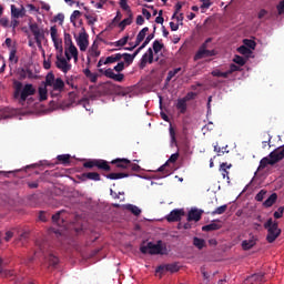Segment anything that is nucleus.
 <instances>
[{
    "label": "nucleus",
    "mask_w": 284,
    "mask_h": 284,
    "mask_svg": "<svg viewBox=\"0 0 284 284\" xmlns=\"http://www.w3.org/2000/svg\"><path fill=\"white\" fill-rule=\"evenodd\" d=\"M45 85L52 88L50 95L52 99L61 97V92L65 89V82L61 78H54V73L50 72L45 77Z\"/></svg>",
    "instance_id": "obj_1"
},
{
    "label": "nucleus",
    "mask_w": 284,
    "mask_h": 284,
    "mask_svg": "<svg viewBox=\"0 0 284 284\" xmlns=\"http://www.w3.org/2000/svg\"><path fill=\"white\" fill-rule=\"evenodd\" d=\"M264 229L267 230L266 241L267 243H274L278 236H281V229H278V222L268 219L264 224Z\"/></svg>",
    "instance_id": "obj_2"
},
{
    "label": "nucleus",
    "mask_w": 284,
    "mask_h": 284,
    "mask_svg": "<svg viewBox=\"0 0 284 284\" xmlns=\"http://www.w3.org/2000/svg\"><path fill=\"white\" fill-rule=\"evenodd\" d=\"M140 252L142 254H151V256L163 254V241L160 240L156 242V244L153 242H148L146 245L140 246Z\"/></svg>",
    "instance_id": "obj_3"
},
{
    "label": "nucleus",
    "mask_w": 284,
    "mask_h": 284,
    "mask_svg": "<svg viewBox=\"0 0 284 284\" xmlns=\"http://www.w3.org/2000/svg\"><path fill=\"white\" fill-rule=\"evenodd\" d=\"M83 168H87V170H92L93 168H97L98 170H102L103 172H110L112 170L108 161L101 159L88 160L83 163Z\"/></svg>",
    "instance_id": "obj_4"
},
{
    "label": "nucleus",
    "mask_w": 284,
    "mask_h": 284,
    "mask_svg": "<svg viewBox=\"0 0 284 284\" xmlns=\"http://www.w3.org/2000/svg\"><path fill=\"white\" fill-rule=\"evenodd\" d=\"M207 43H212V38H207L204 43L199 48L194 55V61H201L207 57H216V50H207Z\"/></svg>",
    "instance_id": "obj_5"
},
{
    "label": "nucleus",
    "mask_w": 284,
    "mask_h": 284,
    "mask_svg": "<svg viewBox=\"0 0 284 284\" xmlns=\"http://www.w3.org/2000/svg\"><path fill=\"white\" fill-rule=\"evenodd\" d=\"M29 30L34 37V41L39 49L43 48V39H45V30L43 28H40L37 22L29 24Z\"/></svg>",
    "instance_id": "obj_6"
},
{
    "label": "nucleus",
    "mask_w": 284,
    "mask_h": 284,
    "mask_svg": "<svg viewBox=\"0 0 284 284\" xmlns=\"http://www.w3.org/2000/svg\"><path fill=\"white\" fill-rule=\"evenodd\" d=\"M175 161H179V153H173L169 160L158 169V172L162 174L160 175V179H165L172 174V170H170V163H174Z\"/></svg>",
    "instance_id": "obj_7"
},
{
    "label": "nucleus",
    "mask_w": 284,
    "mask_h": 284,
    "mask_svg": "<svg viewBox=\"0 0 284 284\" xmlns=\"http://www.w3.org/2000/svg\"><path fill=\"white\" fill-rule=\"evenodd\" d=\"M100 74H103L104 77H106V79H112L113 81H116L118 83H123V81L125 80V74L123 73H114V70H112L111 68L103 70V69H99Z\"/></svg>",
    "instance_id": "obj_8"
},
{
    "label": "nucleus",
    "mask_w": 284,
    "mask_h": 284,
    "mask_svg": "<svg viewBox=\"0 0 284 284\" xmlns=\"http://www.w3.org/2000/svg\"><path fill=\"white\" fill-rule=\"evenodd\" d=\"M50 32L55 50H59L60 54H63V40L59 38L57 26L51 27Z\"/></svg>",
    "instance_id": "obj_9"
},
{
    "label": "nucleus",
    "mask_w": 284,
    "mask_h": 284,
    "mask_svg": "<svg viewBox=\"0 0 284 284\" xmlns=\"http://www.w3.org/2000/svg\"><path fill=\"white\" fill-rule=\"evenodd\" d=\"M148 63H154V51L152 50V48H149L148 51L142 55L139 63L140 70H144Z\"/></svg>",
    "instance_id": "obj_10"
},
{
    "label": "nucleus",
    "mask_w": 284,
    "mask_h": 284,
    "mask_svg": "<svg viewBox=\"0 0 284 284\" xmlns=\"http://www.w3.org/2000/svg\"><path fill=\"white\" fill-rule=\"evenodd\" d=\"M55 68H58V70H61L63 74H68V72L72 70V64H70L65 58L61 57V54L60 55L58 54L57 61H55Z\"/></svg>",
    "instance_id": "obj_11"
},
{
    "label": "nucleus",
    "mask_w": 284,
    "mask_h": 284,
    "mask_svg": "<svg viewBox=\"0 0 284 284\" xmlns=\"http://www.w3.org/2000/svg\"><path fill=\"white\" fill-rule=\"evenodd\" d=\"M148 32H150V28L144 27L136 36L135 43L131 48H124V50H128L129 52H132L135 48H139L141 45V42L145 40V37L148 36Z\"/></svg>",
    "instance_id": "obj_12"
},
{
    "label": "nucleus",
    "mask_w": 284,
    "mask_h": 284,
    "mask_svg": "<svg viewBox=\"0 0 284 284\" xmlns=\"http://www.w3.org/2000/svg\"><path fill=\"white\" fill-rule=\"evenodd\" d=\"M181 216H185V211L183 209H174L166 216V221L169 223H176V222L181 221Z\"/></svg>",
    "instance_id": "obj_13"
},
{
    "label": "nucleus",
    "mask_w": 284,
    "mask_h": 284,
    "mask_svg": "<svg viewBox=\"0 0 284 284\" xmlns=\"http://www.w3.org/2000/svg\"><path fill=\"white\" fill-rule=\"evenodd\" d=\"M34 92H37V90L32 84H26L20 93V101L24 103V101H28V97H32Z\"/></svg>",
    "instance_id": "obj_14"
},
{
    "label": "nucleus",
    "mask_w": 284,
    "mask_h": 284,
    "mask_svg": "<svg viewBox=\"0 0 284 284\" xmlns=\"http://www.w3.org/2000/svg\"><path fill=\"white\" fill-rule=\"evenodd\" d=\"M77 43H78L81 52H85V50H88V45H90V42L88 41V33H85V32L80 33L77 39Z\"/></svg>",
    "instance_id": "obj_15"
},
{
    "label": "nucleus",
    "mask_w": 284,
    "mask_h": 284,
    "mask_svg": "<svg viewBox=\"0 0 284 284\" xmlns=\"http://www.w3.org/2000/svg\"><path fill=\"white\" fill-rule=\"evenodd\" d=\"M221 227H223L221 220H213L212 223L202 226V232H216Z\"/></svg>",
    "instance_id": "obj_16"
},
{
    "label": "nucleus",
    "mask_w": 284,
    "mask_h": 284,
    "mask_svg": "<svg viewBox=\"0 0 284 284\" xmlns=\"http://www.w3.org/2000/svg\"><path fill=\"white\" fill-rule=\"evenodd\" d=\"M201 216H203V211H201L199 209H192L187 213L186 221H189V223L192 221H195V223H199V221H201Z\"/></svg>",
    "instance_id": "obj_17"
},
{
    "label": "nucleus",
    "mask_w": 284,
    "mask_h": 284,
    "mask_svg": "<svg viewBox=\"0 0 284 284\" xmlns=\"http://www.w3.org/2000/svg\"><path fill=\"white\" fill-rule=\"evenodd\" d=\"M6 265H8V263L0 257V275L2 278H12V276H14V271L7 270Z\"/></svg>",
    "instance_id": "obj_18"
},
{
    "label": "nucleus",
    "mask_w": 284,
    "mask_h": 284,
    "mask_svg": "<svg viewBox=\"0 0 284 284\" xmlns=\"http://www.w3.org/2000/svg\"><path fill=\"white\" fill-rule=\"evenodd\" d=\"M36 245H37V248H38V251H36V253H34L36 256L39 254V252L41 254H45V252H48V248L50 247L48 242L43 239L37 240Z\"/></svg>",
    "instance_id": "obj_19"
},
{
    "label": "nucleus",
    "mask_w": 284,
    "mask_h": 284,
    "mask_svg": "<svg viewBox=\"0 0 284 284\" xmlns=\"http://www.w3.org/2000/svg\"><path fill=\"white\" fill-rule=\"evenodd\" d=\"M247 282L251 284L265 283V273L263 272L255 273L247 278Z\"/></svg>",
    "instance_id": "obj_20"
},
{
    "label": "nucleus",
    "mask_w": 284,
    "mask_h": 284,
    "mask_svg": "<svg viewBox=\"0 0 284 284\" xmlns=\"http://www.w3.org/2000/svg\"><path fill=\"white\" fill-rule=\"evenodd\" d=\"M156 272H171V274H174V272H179V264H166L164 266H159Z\"/></svg>",
    "instance_id": "obj_21"
},
{
    "label": "nucleus",
    "mask_w": 284,
    "mask_h": 284,
    "mask_svg": "<svg viewBox=\"0 0 284 284\" xmlns=\"http://www.w3.org/2000/svg\"><path fill=\"white\" fill-rule=\"evenodd\" d=\"M116 168H121L122 170H128L130 165V160L128 159H116L111 162Z\"/></svg>",
    "instance_id": "obj_22"
},
{
    "label": "nucleus",
    "mask_w": 284,
    "mask_h": 284,
    "mask_svg": "<svg viewBox=\"0 0 284 284\" xmlns=\"http://www.w3.org/2000/svg\"><path fill=\"white\" fill-rule=\"evenodd\" d=\"M122 59H123V55H121V53H115V54L106 57L103 63H104V65H109L110 63H116V62L121 61Z\"/></svg>",
    "instance_id": "obj_23"
},
{
    "label": "nucleus",
    "mask_w": 284,
    "mask_h": 284,
    "mask_svg": "<svg viewBox=\"0 0 284 284\" xmlns=\"http://www.w3.org/2000/svg\"><path fill=\"white\" fill-rule=\"evenodd\" d=\"M256 245V239L252 236L250 240H244L242 242V248L247 252V250H252Z\"/></svg>",
    "instance_id": "obj_24"
},
{
    "label": "nucleus",
    "mask_w": 284,
    "mask_h": 284,
    "mask_svg": "<svg viewBox=\"0 0 284 284\" xmlns=\"http://www.w3.org/2000/svg\"><path fill=\"white\" fill-rule=\"evenodd\" d=\"M176 110H179L180 114L187 112V102L183 98L178 100Z\"/></svg>",
    "instance_id": "obj_25"
},
{
    "label": "nucleus",
    "mask_w": 284,
    "mask_h": 284,
    "mask_svg": "<svg viewBox=\"0 0 284 284\" xmlns=\"http://www.w3.org/2000/svg\"><path fill=\"white\" fill-rule=\"evenodd\" d=\"M230 168H232V164H229L226 162H223L220 165V172L222 173L223 179H230V172L227 170H230Z\"/></svg>",
    "instance_id": "obj_26"
},
{
    "label": "nucleus",
    "mask_w": 284,
    "mask_h": 284,
    "mask_svg": "<svg viewBox=\"0 0 284 284\" xmlns=\"http://www.w3.org/2000/svg\"><path fill=\"white\" fill-rule=\"evenodd\" d=\"M82 178L88 179L89 181H101V174L98 172L83 173Z\"/></svg>",
    "instance_id": "obj_27"
},
{
    "label": "nucleus",
    "mask_w": 284,
    "mask_h": 284,
    "mask_svg": "<svg viewBox=\"0 0 284 284\" xmlns=\"http://www.w3.org/2000/svg\"><path fill=\"white\" fill-rule=\"evenodd\" d=\"M278 195L276 193L271 194L266 201L263 203L264 207H272L276 203Z\"/></svg>",
    "instance_id": "obj_28"
},
{
    "label": "nucleus",
    "mask_w": 284,
    "mask_h": 284,
    "mask_svg": "<svg viewBox=\"0 0 284 284\" xmlns=\"http://www.w3.org/2000/svg\"><path fill=\"white\" fill-rule=\"evenodd\" d=\"M128 176H130V174L128 173H109L106 175V179H110L111 181H116L119 179H128Z\"/></svg>",
    "instance_id": "obj_29"
},
{
    "label": "nucleus",
    "mask_w": 284,
    "mask_h": 284,
    "mask_svg": "<svg viewBox=\"0 0 284 284\" xmlns=\"http://www.w3.org/2000/svg\"><path fill=\"white\" fill-rule=\"evenodd\" d=\"M48 85H42V87H39V97H40V101H47L48 100Z\"/></svg>",
    "instance_id": "obj_30"
},
{
    "label": "nucleus",
    "mask_w": 284,
    "mask_h": 284,
    "mask_svg": "<svg viewBox=\"0 0 284 284\" xmlns=\"http://www.w3.org/2000/svg\"><path fill=\"white\" fill-rule=\"evenodd\" d=\"M129 39L130 36H125L115 42H111L110 45H114L115 48H123V45L128 44Z\"/></svg>",
    "instance_id": "obj_31"
},
{
    "label": "nucleus",
    "mask_w": 284,
    "mask_h": 284,
    "mask_svg": "<svg viewBox=\"0 0 284 284\" xmlns=\"http://www.w3.org/2000/svg\"><path fill=\"white\" fill-rule=\"evenodd\" d=\"M49 267H57L59 265V257L52 253L48 256Z\"/></svg>",
    "instance_id": "obj_32"
},
{
    "label": "nucleus",
    "mask_w": 284,
    "mask_h": 284,
    "mask_svg": "<svg viewBox=\"0 0 284 284\" xmlns=\"http://www.w3.org/2000/svg\"><path fill=\"white\" fill-rule=\"evenodd\" d=\"M67 51L69 54H71V57H73L74 61H79V50L74 44L71 47H67Z\"/></svg>",
    "instance_id": "obj_33"
},
{
    "label": "nucleus",
    "mask_w": 284,
    "mask_h": 284,
    "mask_svg": "<svg viewBox=\"0 0 284 284\" xmlns=\"http://www.w3.org/2000/svg\"><path fill=\"white\" fill-rule=\"evenodd\" d=\"M201 1V10L202 12H205V10H210V8H212V6L214 4V0H200Z\"/></svg>",
    "instance_id": "obj_34"
},
{
    "label": "nucleus",
    "mask_w": 284,
    "mask_h": 284,
    "mask_svg": "<svg viewBox=\"0 0 284 284\" xmlns=\"http://www.w3.org/2000/svg\"><path fill=\"white\" fill-rule=\"evenodd\" d=\"M164 48H165V44H163V43H162L161 41H159V40H154L152 51H153L155 54H159V52H161V50H163Z\"/></svg>",
    "instance_id": "obj_35"
},
{
    "label": "nucleus",
    "mask_w": 284,
    "mask_h": 284,
    "mask_svg": "<svg viewBox=\"0 0 284 284\" xmlns=\"http://www.w3.org/2000/svg\"><path fill=\"white\" fill-rule=\"evenodd\" d=\"M126 210H129V212L133 213L134 216H141V209H139V206H136L134 204H128Z\"/></svg>",
    "instance_id": "obj_36"
},
{
    "label": "nucleus",
    "mask_w": 284,
    "mask_h": 284,
    "mask_svg": "<svg viewBox=\"0 0 284 284\" xmlns=\"http://www.w3.org/2000/svg\"><path fill=\"white\" fill-rule=\"evenodd\" d=\"M10 63H19V57H17V48H12L9 53Z\"/></svg>",
    "instance_id": "obj_37"
},
{
    "label": "nucleus",
    "mask_w": 284,
    "mask_h": 284,
    "mask_svg": "<svg viewBox=\"0 0 284 284\" xmlns=\"http://www.w3.org/2000/svg\"><path fill=\"white\" fill-rule=\"evenodd\" d=\"M126 26H132V13L119 23V28H121V30H125Z\"/></svg>",
    "instance_id": "obj_38"
},
{
    "label": "nucleus",
    "mask_w": 284,
    "mask_h": 284,
    "mask_svg": "<svg viewBox=\"0 0 284 284\" xmlns=\"http://www.w3.org/2000/svg\"><path fill=\"white\" fill-rule=\"evenodd\" d=\"M122 59H124V65H132L134 63V57L130 53H121Z\"/></svg>",
    "instance_id": "obj_39"
},
{
    "label": "nucleus",
    "mask_w": 284,
    "mask_h": 284,
    "mask_svg": "<svg viewBox=\"0 0 284 284\" xmlns=\"http://www.w3.org/2000/svg\"><path fill=\"white\" fill-rule=\"evenodd\" d=\"M23 10H20L19 8L11 6V16L14 19H19L20 17H23Z\"/></svg>",
    "instance_id": "obj_40"
},
{
    "label": "nucleus",
    "mask_w": 284,
    "mask_h": 284,
    "mask_svg": "<svg viewBox=\"0 0 284 284\" xmlns=\"http://www.w3.org/2000/svg\"><path fill=\"white\" fill-rule=\"evenodd\" d=\"M257 19H260V21H267V19H270V12L265 9H261L257 13Z\"/></svg>",
    "instance_id": "obj_41"
},
{
    "label": "nucleus",
    "mask_w": 284,
    "mask_h": 284,
    "mask_svg": "<svg viewBox=\"0 0 284 284\" xmlns=\"http://www.w3.org/2000/svg\"><path fill=\"white\" fill-rule=\"evenodd\" d=\"M193 245L196 246L197 250H203V247H205V240L200 237H194Z\"/></svg>",
    "instance_id": "obj_42"
},
{
    "label": "nucleus",
    "mask_w": 284,
    "mask_h": 284,
    "mask_svg": "<svg viewBox=\"0 0 284 284\" xmlns=\"http://www.w3.org/2000/svg\"><path fill=\"white\" fill-rule=\"evenodd\" d=\"M181 72V68L173 69L168 72L166 75V83H170L171 79H174L176 74Z\"/></svg>",
    "instance_id": "obj_43"
},
{
    "label": "nucleus",
    "mask_w": 284,
    "mask_h": 284,
    "mask_svg": "<svg viewBox=\"0 0 284 284\" xmlns=\"http://www.w3.org/2000/svg\"><path fill=\"white\" fill-rule=\"evenodd\" d=\"M227 212V204L216 207L211 212L212 216H216V214H225Z\"/></svg>",
    "instance_id": "obj_44"
},
{
    "label": "nucleus",
    "mask_w": 284,
    "mask_h": 284,
    "mask_svg": "<svg viewBox=\"0 0 284 284\" xmlns=\"http://www.w3.org/2000/svg\"><path fill=\"white\" fill-rule=\"evenodd\" d=\"M57 160L60 161L63 165H68L70 163V154H61L57 156Z\"/></svg>",
    "instance_id": "obj_45"
},
{
    "label": "nucleus",
    "mask_w": 284,
    "mask_h": 284,
    "mask_svg": "<svg viewBox=\"0 0 284 284\" xmlns=\"http://www.w3.org/2000/svg\"><path fill=\"white\" fill-rule=\"evenodd\" d=\"M243 43H244L245 48H248L250 50L256 49V42L254 40L244 39Z\"/></svg>",
    "instance_id": "obj_46"
},
{
    "label": "nucleus",
    "mask_w": 284,
    "mask_h": 284,
    "mask_svg": "<svg viewBox=\"0 0 284 284\" xmlns=\"http://www.w3.org/2000/svg\"><path fill=\"white\" fill-rule=\"evenodd\" d=\"M64 45H65V50L74 45V43L72 42V36H70V33H64Z\"/></svg>",
    "instance_id": "obj_47"
},
{
    "label": "nucleus",
    "mask_w": 284,
    "mask_h": 284,
    "mask_svg": "<svg viewBox=\"0 0 284 284\" xmlns=\"http://www.w3.org/2000/svg\"><path fill=\"white\" fill-rule=\"evenodd\" d=\"M212 77L227 79V77H230V73H227V71L226 72H222L220 70H214V71H212Z\"/></svg>",
    "instance_id": "obj_48"
},
{
    "label": "nucleus",
    "mask_w": 284,
    "mask_h": 284,
    "mask_svg": "<svg viewBox=\"0 0 284 284\" xmlns=\"http://www.w3.org/2000/svg\"><path fill=\"white\" fill-rule=\"evenodd\" d=\"M153 30H154L153 33H150L145 38L144 42L142 43V48H146L149 45L150 41H152V39H154V32H156V26H154Z\"/></svg>",
    "instance_id": "obj_49"
},
{
    "label": "nucleus",
    "mask_w": 284,
    "mask_h": 284,
    "mask_svg": "<svg viewBox=\"0 0 284 284\" xmlns=\"http://www.w3.org/2000/svg\"><path fill=\"white\" fill-rule=\"evenodd\" d=\"M120 8H122L129 14H132V10L130 9V4H128V0H120Z\"/></svg>",
    "instance_id": "obj_50"
},
{
    "label": "nucleus",
    "mask_w": 284,
    "mask_h": 284,
    "mask_svg": "<svg viewBox=\"0 0 284 284\" xmlns=\"http://www.w3.org/2000/svg\"><path fill=\"white\" fill-rule=\"evenodd\" d=\"M169 132L171 136V143L176 144V131L174 130V126L170 125Z\"/></svg>",
    "instance_id": "obj_51"
},
{
    "label": "nucleus",
    "mask_w": 284,
    "mask_h": 284,
    "mask_svg": "<svg viewBox=\"0 0 284 284\" xmlns=\"http://www.w3.org/2000/svg\"><path fill=\"white\" fill-rule=\"evenodd\" d=\"M237 52L240 54H244V55H247V54H252V49L245 47V45H241L239 49H237Z\"/></svg>",
    "instance_id": "obj_52"
},
{
    "label": "nucleus",
    "mask_w": 284,
    "mask_h": 284,
    "mask_svg": "<svg viewBox=\"0 0 284 284\" xmlns=\"http://www.w3.org/2000/svg\"><path fill=\"white\" fill-rule=\"evenodd\" d=\"M61 214H63V211H59L55 214L52 215V221L53 223H57L59 225V222L62 220L63 223V217H61Z\"/></svg>",
    "instance_id": "obj_53"
},
{
    "label": "nucleus",
    "mask_w": 284,
    "mask_h": 284,
    "mask_svg": "<svg viewBox=\"0 0 284 284\" xmlns=\"http://www.w3.org/2000/svg\"><path fill=\"white\" fill-rule=\"evenodd\" d=\"M65 83L67 85H70V88H72V90H78V87L74 85V77H67L65 79Z\"/></svg>",
    "instance_id": "obj_54"
},
{
    "label": "nucleus",
    "mask_w": 284,
    "mask_h": 284,
    "mask_svg": "<svg viewBox=\"0 0 284 284\" xmlns=\"http://www.w3.org/2000/svg\"><path fill=\"white\" fill-rule=\"evenodd\" d=\"M81 17V11L74 10L70 17L71 23H77V19Z\"/></svg>",
    "instance_id": "obj_55"
},
{
    "label": "nucleus",
    "mask_w": 284,
    "mask_h": 284,
    "mask_svg": "<svg viewBox=\"0 0 284 284\" xmlns=\"http://www.w3.org/2000/svg\"><path fill=\"white\" fill-rule=\"evenodd\" d=\"M112 70L115 72H123L125 70V62L121 61L119 62Z\"/></svg>",
    "instance_id": "obj_56"
},
{
    "label": "nucleus",
    "mask_w": 284,
    "mask_h": 284,
    "mask_svg": "<svg viewBox=\"0 0 284 284\" xmlns=\"http://www.w3.org/2000/svg\"><path fill=\"white\" fill-rule=\"evenodd\" d=\"M265 194H267V191L261 190L256 195H255V201L260 202L265 199Z\"/></svg>",
    "instance_id": "obj_57"
},
{
    "label": "nucleus",
    "mask_w": 284,
    "mask_h": 284,
    "mask_svg": "<svg viewBox=\"0 0 284 284\" xmlns=\"http://www.w3.org/2000/svg\"><path fill=\"white\" fill-rule=\"evenodd\" d=\"M84 17L88 21V26H94V23H97V21H98L97 17H93L90 14H85Z\"/></svg>",
    "instance_id": "obj_58"
},
{
    "label": "nucleus",
    "mask_w": 284,
    "mask_h": 284,
    "mask_svg": "<svg viewBox=\"0 0 284 284\" xmlns=\"http://www.w3.org/2000/svg\"><path fill=\"white\" fill-rule=\"evenodd\" d=\"M128 170H132V172H139L141 170V166L136 163H132L129 160V169Z\"/></svg>",
    "instance_id": "obj_59"
},
{
    "label": "nucleus",
    "mask_w": 284,
    "mask_h": 284,
    "mask_svg": "<svg viewBox=\"0 0 284 284\" xmlns=\"http://www.w3.org/2000/svg\"><path fill=\"white\" fill-rule=\"evenodd\" d=\"M234 63H236L237 65H245V59L241 55H235V58L233 59Z\"/></svg>",
    "instance_id": "obj_60"
},
{
    "label": "nucleus",
    "mask_w": 284,
    "mask_h": 284,
    "mask_svg": "<svg viewBox=\"0 0 284 284\" xmlns=\"http://www.w3.org/2000/svg\"><path fill=\"white\" fill-rule=\"evenodd\" d=\"M283 212H284V206H280L277 211L274 212V219H283Z\"/></svg>",
    "instance_id": "obj_61"
},
{
    "label": "nucleus",
    "mask_w": 284,
    "mask_h": 284,
    "mask_svg": "<svg viewBox=\"0 0 284 284\" xmlns=\"http://www.w3.org/2000/svg\"><path fill=\"white\" fill-rule=\"evenodd\" d=\"M240 70H241V67H239V65L232 63V64L230 65V70L227 71V74L230 75V74H232L233 72H239Z\"/></svg>",
    "instance_id": "obj_62"
},
{
    "label": "nucleus",
    "mask_w": 284,
    "mask_h": 284,
    "mask_svg": "<svg viewBox=\"0 0 284 284\" xmlns=\"http://www.w3.org/2000/svg\"><path fill=\"white\" fill-rule=\"evenodd\" d=\"M184 101H192V99H196V93L189 92L184 98H182Z\"/></svg>",
    "instance_id": "obj_63"
},
{
    "label": "nucleus",
    "mask_w": 284,
    "mask_h": 284,
    "mask_svg": "<svg viewBox=\"0 0 284 284\" xmlns=\"http://www.w3.org/2000/svg\"><path fill=\"white\" fill-rule=\"evenodd\" d=\"M276 8H277L278 14H284V0L280 1Z\"/></svg>",
    "instance_id": "obj_64"
}]
</instances>
